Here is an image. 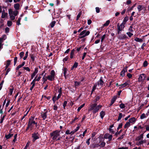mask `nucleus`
I'll return each mask as SVG.
<instances>
[{
	"instance_id": "nucleus-1",
	"label": "nucleus",
	"mask_w": 149,
	"mask_h": 149,
	"mask_svg": "<svg viewBox=\"0 0 149 149\" xmlns=\"http://www.w3.org/2000/svg\"><path fill=\"white\" fill-rule=\"evenodd\" d=\"M60 131L56 130L50 133L51 137H52L53 140L57 141L61 140V138L60 135Z\"/></svg>"
},
{
	"instance_id": "nucleus-2",
	"label": "nucleus",
	"mask_w": 149,
	"mask_h": 149,
	"mask_svg": "<svg viewBox=\"0 0 149 149\" xmlns=\"http://www.w3.org/2000/svg\"><path fill=\"white\" fill-rule=\"evenodd\" d=\"M102 107V105H98L97 106V104L96 103L92 104L90 105V107L88 109V111H92L93 113L95 114Z\"/></svg>"
},
{
	"instance_id": "nucleus-3",
	"label": "nucleus",
	"mask_w": 149,
	"mask_h": 149,
	"mask_svg": "<svg viewBox=\"0 0 149 149\" xmlns=\"http://www.w3.org/2000/svg\"><path fill=\"white\" fill-rule=\"evenodd\" d=\"M8 13L10 20H13L15 18V17L18 14V12L17 10L13 11L11 9H9L8 10Z\"/></svg>"
},
{
	"instance_id": "nucleus-4",
	"label": "nucleus",
	"mask_w": 149,
	"mask_h": 149,
	"mask_svg": "<svg viewBox=\"0 0 149 149\" xmlns=\"http://www.w3.org/2000/svg\"><path fill=\"white\" fill-rule=\"evenodd\" d=\"M34 117H31L29 119L28 125L29 126H30L31 129H32L34 127V125H35L36 126H37V122H36L34 120Z\"/></svg>"
},
{
	"instance_id": "nucleus-5",
	"label": "nucleus",
	"mask_w": 149,
	"mask_h": 149,
	"mask_svg": "<svg viewBox=\"0 0 149 149\" xmlns=\"http://www.w3.org/2000/svg\"><path fill=\"white\" fill-rule=\"evenodd\" d=\"M55 73L54 70H52L50 73V75H49L47 77V79L52 81L54 80Z\"/></svg>"
},
{
	"instance_id": "nucleus-6",
	"label": "nucleus",
	"mask_w": 149,
	"mask_h": 149,
	"mask_svg": "<svg viewBox=\"0 0 149 149\" xmlns=\"http://www.w3.org/2000/svg\"><path fill=\"white\" fill-rule=\"evenodd\" d=\"M90 33L89 31H86V30H84L83 31L79 34V35L81 36L80 37V38H84L86 36L89 35Z\"/></svg>"
},
{
	"instance_id": "nucleus-7",
	"label": "nucleus",
	"mask_w": 149,
	"mask_h": 149,
	"mask_svg": "<svg viewBox=\"0 0 149 149\" xmlns=\"http://www.w3.org/2000/svg\"><path fill=\"white\" fill-rule=\"evenodd\" d=\"M32 137L33 139V142H34L36 140L39 138V134L37 132L34 133L32 134Z\"/></svg>"
},
{
	"instance_id": "nucleus-8",
	"label": "nucleus",
	"mask_w": 149,
	"mask_h": 149,
	"mask_svg": "<svg viewBox=\"0 0 149 149\" xmlns=\"http://www.w3.org/2000/svg\"><path fill=\"white\" fill-rule=\"evenodd\" d=\"M146 77V75L145 74H140L139 78V82H141L143 81Z\"/></svg>"
},
{
	"instance_id": "nucleus-9",
	"label": "nucleus",
	"mask_w": 149,
	"mask_h": 149,
	"mask_svg": "<svg viewBox=\"0 0 149 149\" xmlns=\"http://www.w3.org/2000/svg\"><path fill=\"white\" fill-rule=\"evenodd\" d=\"M112 137L113 136L112 135L108 133L105 134L104 136V139H108L109 141L112 140Z\"/></svg>"
},
{
	"instance_id": "nucleus-10",
	"label": "nucleus",
	"mask_w": 149,
	"mask_h": 149,
	"mask_svg": "<svg viewBox=\"0 0 149 149\" xmlns=\"http://www.w3.org/2000/svg\"><path fill=\"white\" fill-rule=\"evenodd\" d=\"M125 24L123 23H122L120 25H119L118 24L117 25V29L119 31H122L125 27Z\"/></svg>"
},
{
	"instance_id": "nucleus-11",
	"label": "nucleus",
	"mask_w": 149,
	"mask_h": 149,
	"mask_svg": "<svg viewBox=\"0 0 149 149\" xmlns=\"http://www.w3.org/2000/svg\"><path fill=\"white\" fill-rule=\"evenodd\" d=\"M47 111H46L45 112H42L41 114V116L43 118V120H45L47 117Z\"/></svg>"
},
{
	"instance_id": "nucleus-12",
	"label": "nucleus",
	"mask_w": 149,
	"mask_h": 149,
	"mask_svg": "<svg viewBox=\"0 0 149 149\" xmlns=\"http://www.w3.org/2000/svg\"><path fill=\"white\" fill-rule=\"evenodd\" d=\"M38 72V69L37 68H35L34 71L33 73L31 75V79H32Z\"/></svg>"
},
{
	"instance_id": "nucleus-13",
	"label": "nucleus",
	"mask_w": 149,
	"mask_h": 149,
	"mask_svg": "<svg viewBox=\"0 0 149 149\" xmlns=\"http://www.w3.org/2000/svg\"><path fill=\"white\" fill-rule=\"evenodd\" d=\"M136 120L135 118L134 117H132L129 119L128 122L130 124L131 123L132 124H133L135 123Z\"/></svg>"
},
{
	"instance_id": "nucleus-14",
	"label": "nucleus",
	"mask_w": 149,
	"mask_h": 149,
	"mask_svg": "<svg viewBox=\"0 0 149 149\" xmlns=\"http://www.w3.org/2000/svg\"><path fill=\"white\" fill-rule=\"evenodd\" d=\"M102 77H101L100 80L98 81V86H100L101 87L104 84V82L102 79Z\"/></svg>"
},
{
	"instance_id": "nucleus-15",
	"label": "nucleus",
	"mask_w": 149,
	"mask_h": 149,
	"mask_svg": "<svg viewBox=\"0 0 149 149\" xmlns=\"http://www.w3.org/2000/svg\"><path fill=\"white\" fill-rule=\"evenodd\" d=\"M143 138V134H141L140 135L137 137L135 139V140L136 141H139L141 139H142Z\"/></svg>"
},
{
	"instance_id": "nucleus-16",
	"label": "nucleus",
	"mask_w": 149,
	"mask_h": 149,
	"mask_svg": "<svg viewBox=\"0 0 149 149\" xmlns=\"http://www.w3.org/2000/svg\"><path fill=\"white\" fill-rule=\"evenodd\" d=\"M2 15L1 16V17L2 18H4L8 15V13H5L4 10H3L2 12Z\"/></svg>"
},
{
	"instance_id": "nucleus-17",
	"label": "nucleus",
	"mask_w": 149,
	"mask_h": 149,
	"mask_svg": "<svg viewBox=\"0 0 149 149\" xmlns=\"http://www.w3.org/2000/svg\"><path fill=\"white\" fill-rule=\"evenodd\" d=\"M145 143V141L144 140H141L136 142V144L138 146H139Z\"/></svg>"
},
{
	"instance_id": "nucleus-18",
	"label": "nucleus",
	"mask_w": 149,
	"mask_h": 149,
	"mask_svg": "<svg viewBox=\"0 0 149 149\" xmlns=\"http://www.w3.org/2000/svg\"><path fill=\"white\" fill-rule=\"evenodd\" d=\"M105 114V111H102L100 113V116L101 119H103Z\"/></svg>"
},
{
	"instance_id": "nucleus-19",
	"label": "nucleus",
	"mask_w": 149,
	"mask_h": 149,
	"mask_svg": "<svg viewBox=\"0 0 149 149\" xmlns=\"http://www.w3.org/2000/svg\"><path fill=\"white\" fill-rule=\"evenodd\" d=\"M131 124L129 122H127L124 126V128L127 129L130 126Z\"/></svg>"
},
{
	"instance_id": "nucleus-20",
	"label": "nucleus",
	"mask_w": 149,
	"mask_h": 149,
	"mask_svg": "<svg viewBox=\"0 0 149 149\" xmlns=\"http://www.w3.org/2000/svg\"><path fill=\"white\" fill-rule=\"evenodd\" d=\"M13 134H9L8 135H6L5 137L7 139H10L11 137L13 136Z\"/></svg>"
},
{
	"instance_id": "nucleus-21",
	"label": "nucleus",
	"mask_w": 149,
	"mask_h": 149,
	"mask_svg": "<svg viewBox=\"0 0 149 149\" xmlns=\"http://www.w3.org/2000/svg\"><path fill=\"white\" fill-rule=\"evenodd\" d=\"M20 7V5L19 3H16L14 5V8L17 10L19 9Z\"/></svg>"
},
{
	"instance_id": "nucleus-22",
	"label": "nucleus",
	"mask_w": 149,
	"mask_h": 149,
	"mask_svg": "<svg viewBox=\"0 0 149 149\" xmlns=\"http://www.w3.org/2000/svg\"><path fill=\"white\" fill-rule=\"evenodd\" d=\"M145 8L142 6L141 5H138L137 6V9L139 11H140Z\"/></svg>"
},
{
	"instance_id": "nucleus-23",
	"label": "nucleus",
	"mask_w": 149,
	"mask_h": 149,
	"mask_svg": "<svg viewBox=\"0 0 149 149\" xmlns=\"http://www.w3.org/2000/svg\"><path fill=\"white\" fill-rule=\"evenodd\" d=\"M56 22L55 21H52L51 23L50 24L49 26L52 28L54 27L55 24Z\"/></svg>"
},
{
	"instance_id": "nucleus-24",
	"label": "nucleus",
	"mask_w": 149,
	"mask_h": 149,
	"mask_svg": "<svg viewBox=\"0 0 149 149\" xmlns=\"http://www.w3.org/2000/svg\"><path fill=\"white\" fill-rule=\"evenodd\" d=\"M128 19L129 17H125L124 18L122 23H123V24H125L126 22L128 20Z\"/></svg>"
},
{
	"instance_id": "nucleus-25",
	"label": "nucleus",
	"mask_w": 149,
	"mask_h": 149,
	"mask_svg": "<svg viewBox=\"0 0 149 149\" xmlns=\"http://www.w3.org/2000/svg\"><path fill=\"white\" fill-rule=\"evenodd\" d=\"M126 38V36L124 34H122L119 36V38L120 39H124Z\"/></svg>"
},
{
	"instance_id": "nucleus-26",
	"label": "nucleus",
	"mask_w": 149,
	"mask_h": 149,
	"mask_svg": "<svg viewBox=\"0 0 149 149\" xmlns=\"http://www.w3.org/2000/svg\"><path fill=\"white\" fill-rule=\"evenodd\" d=\"M134 40L137 42H141L143 41V40L142 39L139 38H136L134 39Z\"/></svg>"
},
{
	"instance_id": "nucleus-27",
	"label": "nucleus",
	"mask_w": 149,
	"mask_h": 149,
	"mask_svg": "<svg viewBox=\"0 0 149 149\" xmlns=\"http://www.w3.org/2000/svg\"><path fill=\"white\" fill-rule=\"evenodd\" d=\"M30 56L32 60V61H34L35 60V56H34V54H31L29 55Z\"/></svg>"
},
{
	"instance_id": "nucleus-28",
	"label": "nucleus",
	"mask_w": 149,
	"mask_h": 149,
	"mask_svg": "<svg viewBox=\"0 0 149 149\" xmlns=\"http://www.w3.org/2000/svg\"><path fill=\"white\" fill-rule=\"evenodd\" d=\"M128 84V83L127 82H125L123 84H121L119 86H121V88H123V87H125L126 86H127Z\"/></svg>"
},
{
	"instance_id": "nucleus-29",
	"label": "nucleus",
	"mask_w": 149,
	"mask_h": 149,
	"mask_svg": "<svg viewBox=\"0 0 149 149\" xmlns=\"http://www.w3.org/2000/svg\"><path fill=\"white\" fill-rule=\"evenodd\" d=\"M74 49H73L71 51L70 55V58L71 59H72L74 55Z\"/></svg>"
},
{
	"instance_id": "nucleus-30",
	"label": "nucleus",
	"mask_w": 149,
	"mask_h": 149,
	"mask_svg": "<svg viewBox=\"0 0 149 149\" xmlns=\"http://www.w3.org/2000/svg\"><path fill=\"white\" fill-rule=\"evenodd\" d=\"M10 60H8L6 61V68H7L9 65L10 64Z\"/></svg>"
},
{
	"instance_id": "nucleus-31",
	"label": "nucleus",
	"mask_w": 149,
	"mask_h": 149,
	"mask_svg": "<svg viewBox=\"0 0 149 149\" xmlns=\"http://www.w3.org/2000/svg\"><path fill=\"white\" fill-rule=\"evenodd\" d=\"M3 108L4 107H2L1 105H0V114H2L4 112V111L3 110Z\"/></svg>"
},
{
	"instance_id": "nucleus-32",
	"label": "nucleus",
	"mask_w": 149,
	"mask_h": 149,
	"mask_svg": "<svg viewBox=\"0 0 149 149\" xmlns=\"http://www.w3.org/2000/svg\"><path fill=\"white\" fill-rule=\"evenodd\" d=\"M68 71V70L66 68H64L63 69V73L64 74V76L66 78V74Z\"/></svg>"
},
{
	"instance_id": "nucleus-33",
	"label": "nucleus",
	"mask_w": 149,
	"mask_h": 149,
	"mask_svg": "<svg viewBox=\"0 0 149 149\" xmlns=\"http://www.w3.org/2000/svg\"><path fill=\"white\" fill-rule=\"evenodd\" d=\"M21 19V18L20 17H19L18 18V19L16 22V24H17V25H20L21 24L20 23V22Z\"/></svg>"
},
{
	"instance_id": "nucleus-34",
	"label": "nucleus",
	"mask_w": 149,
	"mask_h": 149,
	"mask_svg": "<svg viewBox=\"0 0 149 149\" xmlns=\"http://www.w3.org/2000/svg\"><path fill=\"white\" fill-rule=\"evenodd\" d=\"M123 116L122 113H119V116L117 119V121H119L120 120L121 118Z\"/></svg>"
},
{
	"instance_id": "nucleus-35",
	"label": "nucleus",
	"mask_w": 149,
	"mask_h": 149,
	"mask_svg": "<svg viewBox=\"0 0 149 149\" xmlns=\"http://www.w3.org/2000/svg\"><path fill=\"white\" fill-rule=\"evenodd\" d=\"M85 104L84 103L83 104H82V105H81L80 106H79L78 108L77 109V111H79L82 108L85 106Z\"/></svg>"
},
{
	"instance_id": "nucleus-36",
	"label": "nucleus",
	"mask_w": 149,
	"mask_h": 149,
	"mask_svg": "<svg viewBox=\"0 0 149 149\" xmlns=\"http://www.w3.org/2000/svg\"><path fill=\"white\" fill-rule=\"evenodd\" d=\"M81 83L80 82L76 81L74 82V85L75 87L79 86Z\"/></svg>"
},
{
	"instance_id": "nucleus-37",
	"label": "nucleus",
	"mask_w": 149,
	"mask_h": 149,
	"mask_svg": "<svg viewBox=\"0 0 149 149\" xmlns=\"http://www.w3.org/2000/svg\"><path fill=\"white\" fill-rule=\"evenodd\" d=\"M110 21L108 20L105 23L103 24V26H107L110 23Z\"/></svg>"
},
{
	"instance_id": "nucleus-38",
	"label": "nucleus",
	"mask_w": 149,
	"mask_h": 149,
	"mask_svg": "<svg viewBox=\"0 0 149 149\" xmlns=\"http://www.w3.org/2000/svg\"><path fill=\"white\" fill-rule=\"evenodd\" d=\"M7 25L8 26H10L12 24V22L10 21H7Z\"/></svg>"
},
{
	"instance_id": "nucleus-39",
	"label": "nucleus",
	"mask_w": 149,
	"mask_h": 149,
	"mask_svg": "<svg viewBox=\"0 0 149 149\" xmlns=\"http://www.w3.org/2000/svg\"><path fill=\"white\" fill-rule=\"evenodd\" d=\"M146 117V116L145 113H143L140 116V118L141 119H143Z\"/></svg>"
},
{
	"instance_id": "nucleus-40",
	"label": "nucleus",
	"mask_w": 149,
	"mask_h": 149,
	"mask_svg": "<svg viewBox=\"0 0 149 149\" xmlns=\"http://www.w3.org/2000/svg\"><path fill=\"white\" fill-rule=\"evenodd\" d=\"M37 76L35 77L34 79H33L35 81H39L41 78V77L39 76L37 78H36Z\"/></svg>"
},
{
	"instance_id": "nucleus-41",
	"label": "nucleus",
	"mask_w": 149,
	"mask_h": 149,
	"mask_svg": "<svg viewBox=\"0 0 149 149\" xmlns=\"http://www.w3.org/2000/svg\"><path fill=\"white\" fill-rule=\"evenodd\" d=\"M97 84H95V85L93 87V89H92V91H91V94H92L93 92L95 90L96 88V87H97Z\"/></svg>"
},
{
	"instance_id": "nucleus-42",
	"label": "nucleus",
	"mask_w": 149,
	"mask_h": 149,
	"mask_svg": "<svg viewBox=\"0 0 149 149\" xmlns=\"http://www.w3.org/2000/svg\"><path fill=\"white\" fill-rule=\"evenodd\" d=\"M28 51H27L26 53L25 56L23 58V59L25 60L28 57Z\"/></svg>"
},
{
	"instance_id": "nucleus-43",
	"label": "nucleus",
	"mask_w": 149,
	"mask_h": 149,
	"mask_svg": "<svg viewBox=\"0 0 149 149\" xmlns=\"http://www.w3.org/2000/svg\"><path fill=\"white\" fill-rule=\"evenodd\" d=\"M109 131L110 133L111 134H114V131L113 129L111 128H109Z\"/></svg>"
},
{
	"instance_id": "nucleus-44",
	"label": "nucleus",
	"mask_w": 149,
	"mask_h": 149,
	"mask_svg": "<svg viewBox=\"0 0 149 149\" xmlns=\"http://www.w3.org/2000/svg\"><path fill=\"white\" fill-rule=\"evenodd\" d=\"M120 107L121 109H123L125 107V106L124 104L121 103L120 104Z\"/></svg>"
},
{
	"instance_id": "nucleus-45",
	"label": "nucleus",
	"mask_w": 149,
	"mask_h": 149,
	"mask_svg": "<svg viewBox=\"0 0 149 149\" xmlns=\"http://www.w3.org/2000/svg\"><path fill=\"white\" fill-rule=\"evenodd\" d=\"M81 12L79 13H78V15H77V18H76L77 20L79 19V18H80V17L81 15Z\"/></svg>"
},
{
	"instance_id": "nucleus-46",
	"label": "nucleus",
	"mask_w": 149,
	"mask_h": 149,
	"mask_svg": "<svg viewBox=\"0 0 149 149\" xmlns=\"http://www.w3.org/2000/svg\"><path fill=\"white\" fill-rule=\"evenodd\" d=\"M10 102V101L9 100H8L7 101V102L6 103V106H5L6 108H5V111L6 110L7 107H8V105H9Z\"/></svg>"
},
{
	"instance_id": "nucleus-47",
	"label": "nucleus",
	"mask_w": 149,
	"mask_h": 149,
	"mask_svg": "<svg viewBox=\"0 0 149 149\" xmlns=\"http://www.w3.org/2000/svg\"><path fill=\"white\" fill-rule=\"evenodd\" d=\"M30 143V142H28L27 144L26 145V146L24 148V149H26L27 148L29 147V146Z\"/></svg>"
},
{
	"instance_id": "nucleus-48",
	"label": "nucleus",
	"mask_w": 149,
	"mask_h": 149,
	"mask_svg": "<svg viewBox=\"0 0 149 149\" xmlns=\"http://www.w3.org/2000/svg\"><path fill=\"white\" fill-rule=\"evenodd\" d=\"M123 126V124L122 123L119 124L118 125V127H117V130H118L119 129L121 128Z\"/></svg>"
},
{
	"instance_id": "nucleus-49",
	"label": "nucleus",
	"mask_w": 149,
	"mask_h": 149,
	"mask_svg": "<svg viewBox=\"0 0 149 149\" xmlns=\"http://www.w3.org/2000/svg\"><path fill=\"white\" fill-rule=\"evenodd\" d=\"M100 99V97L99 96H97L95 98V100L94 101V102H96L97 101L99 100Z\"/></svg>"
},
{
	"instance_id": "nucleus-50",
	"label": "nucleus",
	"mask_w": 149,
	"mask_h": 149,
	"mask_svg": "<svg viewBox=\"0 0 149 149\" xmlns=\"http://www.w3.org/2000/svg\"><path fill=\"white\" fill-rule=\"evenodd\" d=\"M122 131V130H120L119 132H117L115 134V135L116 136H117Z\"/></svg>"
},
{
	"instance_id": "nucleus-51",
	"label": "nucleus",
	"mask_w": 149,
	"mask_h": 149,
	"mask_svg": "<svg viewBox=\"0 0 149 149\" xmlns=\"http://www.w3.org/2000/svg\"><path fill=\"white\" fill-rule=\"evenodd\" d=\"M148 63L147 61H145L143 63V66L144 67H146L148 65Z\"/></svg>"
},
{
	"instance_id": "nucleus-52",
	"label": "nucleus",
	"mask_w": 149,
	"mask_h": 149,
	"mask_svg": "<svg viewBox=\"0 0 149 149\" xmlns=\"http://www.w3.org/2000/svg\"><path fill=\"white\" fill-rule=\"evenodd\" d=\"M116 98L115 97H113L111 99V102L112 104H113L114 103V102H115L116 100Z\"/></svg>"
},
{
	"instance_id": "nucleus-53",
	"label": "nucleus",
	"mask_w": 149,
	"mask_h": 149,
	"mask_svg": "<svg viewBox=\"0 0 149 149\" xmlns=\"http://www.w3.org/2000/svg\"><path fill=\"white\" fill-rule=\"evenodd\" d=\"M13 88H10V91L9 92V94L10 95H12L13 91Z\"/></svg>"
},
{
	"instance_id": "nucleus-54",
	"label": "nucleus",
	"mask_w": 149,
	"mask_h": 149,
	"mask_svg": "<svg viewBox=\"0 0 149 149\" xmlns=\"http://www.w3.org/2000/svg\"><path fill=\"white\" fill-rule=\"evenodd\" d=\"M17 58L16 57H15L14 59V65H15L17 63Z\"/></svg>"
},
{
	"instance_id": "nucleus-55",
	"label": "nucleus",
	"mask_w": 149,
	"mask_h": 149,
	"mask_svg": "<svg viewBox=\"0 0 149 149\" xmlns=\"http://www.w3.org/2000/svg\"><path fill=\"white\" fill-rule=\"evenodd\" d=\"M24 53L23 52H21L19 53V55L21 58H22L24 56Z\"/></svg>"
},
{
	"instance_id": "nucleus-56",
	"label": "nucleus",
	"mask_w": 149,
	"mask_h": 149,
	"mask_svg": "<svg viewBox=\"0 0 149 149\" xmlns=\"http://www.w3.org/2000/svg\"><path fill=\"white\" fill-rule=\"evenodd\" d=\"M24 69L29 72L30 71V69L28 67H23Z\"/></svg>"
},
{
	"instance_id": "nucleus-57",
	"label": "nucleus",
	"mask_w": 149,
	"mask_h": 149,
	"mask_svg": "<svg viewBox=\"0 0 149 149\" xmlns=\"http://www.w3.org/2000/svg\"><path fill=\"white\" fill-rule=\"evenodd\" d=\"M35 81H34V80H33L31 82V84L32 85V86L33 87L35 86Z\"/></svg>"
},
{
	"instance_id": "nucleus-58",
	"label": "nucleus",
	"mask_w": 149,
	"mask_h": 149,
	"mask_svg": "<svg viewBox=\"0 0 149 149\" xmlns=\"http://www.w3.org/2000/svg\"><path fill=\"white\" fill-rule=\"evenodd\" d=\"M105 143L104 142H102L100 144V146L102 147H104L105 145Z\"/></svg>"
},
{
	"instance_id": "nucleus-59",
	"label": "nucleus",
	"mask_w": 149,
	"mask_h": 149,
	"mask_svg": "<svg viewBox=\"0 0 149 149\" xmlns=\"http://www.w3.org/2000/svg\"><path fill=\"white\" fill-rule=\"evenodd\" d=\"M78 63L77 62H75L73 65V66L74 68H76L77 67V66H78Z\"/></svg>"
},
{
	"instance_id": "nucleus-60",
	"label": "nucleus",
	"mask_w": 149,
	"mask_h": 149,
	"mask_svg": "<svg viewBox=\"0 0 149 149\" xmlns=\"http://www.w3.org/2000/svg\"><path fill=\"white\" fill-rule=\"evenodd\" d=\"M22 66L21 64L18 66L16 68L15 70H18L20 68H21Z\"/></svg>"
},
{
	"instance_id": "nucleus-61",
	"label": "nucleus",
	"mask_w": 149,
	"mask_h": 149,
	"mask_svg": "<svg viewBox=\"0 0 149 149\" xmlns=\"http://www.w3.org/2000/svg\"><path fill=\"white\" fill-rule=\"evenodd\" d=\"M127 34L130 37L133 35V34L130 32L127 33Z\"/></svg>"
},
{
	"instance_id": "nucleus-62",
	"label": "nucleus",
	"mask_w": 149,
	"mask_h": 149,
	"mask_svg": "<svg viewBox=\"0 0 149 149\" xmlns=\"http://www.w3.org/2000/svg\"><path fill=\"white\" fill-rule=\"evenodd\" d=\"M96 11L97 13H98L100 12V9L99 7H96L95 8Z\"/></svg>"
},
{
	"instance_id": "nucleus-63",
	"label": "nucleus",
	"mask_w": 149,
	"mask_h": 149,
	"mask_svg": "<svg viewBox=\"0 0 149 149\" xmlns=\"http://www.w3.org/2000/svg\"><path fill=\"white\" fill-rule=\"evenodd\" d=\"M68 58H69V57L68 56H67L63 58V61L64 62L66 61H68Z\"/></svg>"
},
{
	"instance_id": "nucleus-64",
	"label": "nucleus",
	"mask_w": 149,
	"mask_h": 149,
	"mask_svg": "<svg viewBox=\"0 0 149 149\" xmlns=\"http://www.w3.org/2000/svg\"><path fill=\"white\" fill-rule=\"evenodd\" d=\"M128 147H122L118 148V149H128Z\"/></svg>"
}]
</instances>
